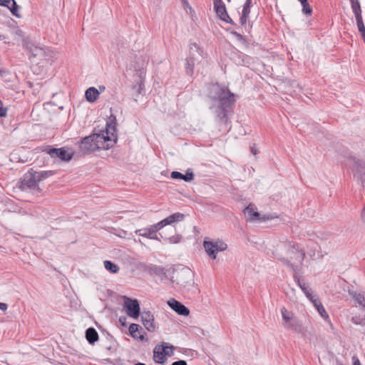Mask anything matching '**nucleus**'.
I'll return each mask as SVG.
<instances>
[{"label": "nucleus", "instance_id": "obj_24", "mask_svg": "<svg viewBox=\"0 0 365 365\" xmlns=\"http://www.w3.org/2000/svg\"><path fill=\"white\" fill-rule=\"evenodd\" d=\"M100 93L95 87L88 88L85 93L86 100L90 103H93L99 97Z\"/></svg>", "mask_w": 365, "mask_h": 365}, {"label": "nucleus", "instance_id": "obj_59", "mask_svg": "<svg viewBox=\"0 0 365 365\" xmlns=\"http://www.w3.org/2000/svg\"><path fill=\"white\" fill-rule=\"evenodd\" d=\"M3 73H4V71H0V75H1V76H2V75H3V74H2Z\"/></svg>", "mask_w": 365, "mask_h": 365}, {"label": "nucleus", "instance_id": "obj_55", "mask_svg": "<svg viewBox=\"0 0 365 365\" xmlns=\"http://www.w3.org/2000/svg\"><path fill=\"white\" fill-rule=\"evenodd\" d=\"M170 348H165V352H170Z\"/></svg>", "mask_w": 365, "mask_h": 365}, {"label": "nucleus", "instance_id": "obj_36", "mask_svg": "<svg viewBox=\"0 0 365 365\" xmlns=\"http://www.w3.org/2000/svg\"><path fill=\"white\" fill-rule=\"evenodd\" d=\"M353 12L361 11V6L359 0H350Z\"/></svg>", "mask_w": 365, "mask_h": 365}, {"label": "nucleus", "instance_id": "obj_54", "mask_svg": "<svg viewBox=\"0 0 365 365\" xmlns=\"http://www.w3.org/2000/svg\"><path fill=\"white\" fill-rule=\"evenodd\" d=\"M5 36L4 35H0V40L4 39Z\"/></svg>", "mask_w": 365, "mask_h": 365}, {"label": "nucleus", "instance_id": "obj_31", "mask_svg": "<svg viewBox=\"0 0 365 365\" xmlns=\"http://www.w3.org/2000/svg\"><path fill=\"white\" fill-rule=\"evenodd\" d=\"M32 54L34 56H39L41 58H44L45 60H46V49L43 48H41V47H35L33 50H32Z\"/></svg>", "mask_w": 365, "mask_h": 365}, {"label": "nucleus", "instance_id": "obj_51", "mask_svg": "<svg viewBox=\"0 0 365 365\" xmlns=\"http://www.w3.org/2000/svg\"><path fill=\"white\" fill-rule=\"evenodd\" d=\"M222 1V0H213V4H220Z\"/></svg>", "mask_w": 365, "mask_h": 365}, {"label": "nucleus", "instance_id": "obj_61", "mask_svg": "<svg viewBox=\"0 0 365 365\" xmlns=\"http://www.w3.org/2000/svg\"><path fill=\"white\" fill-rule=\"evenodd\" d=\"M227 1H229V2L230 1V0H227Z\"/></svg>", "mask_w": 365, "mask_h": 365}, {"label": "nucleus", "instance_id": "obj_52", "mask_svg": "<svg viewBox=\"0 0 365 365\" xmlns=\"http://www.w3.org/2000/svg\"><path fill=\"white\" fill-rule=\"evenodd\" d=\"M158 238L160 239V240L162 238H163V235H162L161 233H158Z\"/></svg>", "mask_w": 365, "mask_h": 365}, {"label": "nucleus", "instance_id": "obj_56", "mask_svg": "<svg viewBox=\"0 0 365 365\" xmlns=\"http://www.w3.org/2000/svg\"><path fill=\"white\" fill-rule=\"evenodd\" d=\"M99 88L101 89V91H103V89H105V87H103V88H101V86H99Z\"/></svg>", "mask_w": 365, "mask_h": 365}, {"label": "nucleus", "instance_id": "obj_27", "mask_svg": "<svg viewBox=\"0 0 365 365\" xmlns=\"http://www.w3.org/2000/svg\"><path fill=\"white\" fill-rule=\"evenodd\" d=\"M195 65V63H194L193 61L189 59L187 57L185 58V73L188 76H192L193 75Z\"/></svg>", "mask_w": 365, "mask_h": 365}, {"label": "nucleus", "instance_id": "obj_50", "mask_svg": "<svg viewBox=\"0 0 365 365\" xmlns=\"http://www.w3.org/2000/svg\"><path fill=\"white\" fill-rule=\"evenodd\" d=\"M353 365H361V363L358 358L353 357Z\"/></svg>", "mask_w": 365, "mask_h": 365}, {"label": "nucleus", "instance_id": "obj_26", "mask_svg": "<svg viewBox=\"0 0 365 365\" xmlns=\"http://www.w3.org/2000/svg\"><path fill=\"white\" fill-rule=\"evenodd\" d=\"M311 302L314 304V305L317 308L319 314L322 317L328 318V315H327V314L326 312L325 309L324 308V307L322 304L321 302L318 299L314 298L312 300H311Z\"/></svg>", "mask_w": 365, "mask_h": 365}, {"label": "nucleus", "instance_id": "obj_60", "mask_svg": "<svg viewBox=\"0 0 365 365\" xmlns=\"http://www.w3.org/2000/svg\"><path fill=\"white\" fill-rule=\"evenodd\" d=\"M317 247V245H315L314 247V249L316 250Z\"/></svg>", "mask_w": 365, "mask_h": 365}, {"label": "nucleus", "instance_id": "obj_32", "mask_svg": "<svg viewBox=\"0 0 365 365\" xmlns=\"http://www.w3.org/2000/svg\"><path fill=\"white\" fill-rule=\"evenodd\" d=\"M34 173L36 175V178H37V180H38V181H41V180L45 179L46 178H48V176L52 175L51 171L37 172V171L34 170Z\"/></svg>", "mask_w": 365, "mask_h": 365}, {"label": "nucleus", "instance_id": "obj_37", "mask_svg": "<svg viewBox=\"0 0 365 365\" xmlns=\"http://www.w3.org/2000/svg\"><path fill=\"white\" fill-rule=\"evenodd\" d=\"M182 239V236L180 235H175L174 236H172L170 237H167L165 238V240H168L169 242V243H171V244H176V243H178L180 242V241Z\"/></svg>", "mask_w": 365, "mask_h": 365}, {"label": "nucleus", "instance_id": "obj_40", "mask_svg": "<svg viewBox=\"0 0 365 365\" xmlns=\"http://www.w3.org/2000/svg\"><path fill=\"white\" fill-rule=\"evenodd\" d=\"M227 31H229L232 35L235 36L238 41H245L246 38L243 35L240 34V33H238L235 31L230 30V29H228Z\"/></svg>", "mask_w": 365, "mask_h": 365}, {"label": "nucleus", "instance_id": "obj_48", "mask_svg": "<svg viewBox=\"0 0 365 365\" xmlns=\"http://www.w3.org/2000/svg\"><path fill=\"white\" fill-rule=\"evenodd\" d=\"M7 308H8V306L6 304L0 302V309L1 310H2L3 312H6Z\"/></svg>", "mask_w": 365, "mask_h": 365}, {"label": "nucleus", "instance_id": "obj_38", "mask_svg": "<svg viewBox=\"0 0 365 365\" xmlns=\"http://www.w3.org/2000/svg\"><path fill=\"white\" fill-rule=\"evenodd\" d=\"M150 226L152 227V229L155 231V233H158V232L163 229L165 226V225H164L163 220H161L158 223H155Z\"/></svg>", "mask_w": 365, "mask_h": 365}, {"label": "nucleus", "instance_id": "obj_16", "mask_svg": "<svg viewBox=\"0 0 365 365\" xmlns=\"http://www.w3.org/2000/svg\"><path fill=\"white\" fill-rule=\"evenodd\" d=\"M168 304L169 307L179 315L188 316L190 314L189 309L175 299L169 300Z\"/></svg>", "mask_w": 365, "mask_h": 365}, {"label": "nucleus", "instance_id": "obj_19", "mask_svg": "<svg viewBox=\"0 0 365 365\" xmlns=\"http://www.w3.org/2000/svg\"><path fill=\"white\" fill-rule=\"evenodd\" d=\"M173 179H180L185 182H191L194 179V173L191 169H187L185 174L178 171H173L170 174Z\"/></svg>", "mask_w": 365, "mask_h": 365}, {"label": "nucleus", "instance_id": "obj_20", "mask_svg": "<svg viewBox=\"0 0 365 365\" xmlns=\"http://www.w3.org/2000/svg\"><path fill=\"white\" fill-rule=\"evenodd\" d=\"M142 327L137 324H131L129 327V332L130 336L136 339H139L140 341L144 340V336L143 334H140V331H142Z\"/></svg>", "mask_w": 365, "mask_h": 365}, {"label": "nucleus", "instance_id": "obj_53", "mask_svg": "<svg viewBox=\"0 0 365 365\" xmlns=\"http://www.w3.org/2000/svg\"><path fill=\"white\" fill-rule=\"evenodd\" d=\"M134 365H146V364H144V363L138 362V363H137V364H135Z\"/></svg>", "mask_w": 365, "mask_h": 365}, {"label": "nucleus", "instance_id": "obj_41", "mask_svg": "<svg viewBox=\"0 0 365 365\" xmlns=\"http://www.w3.org/2000/svg\"><path fill=\"white\" fill-rule=\"evenodd\" d=\"M8 108L4 106V103L0 100V118H4L7 115Z\"/></svg>", "mask_w": 365, "mask_h": 365}, {"label": "nucleus", "instance_id": "obj_57", "mask_svg": "<svg viewBox=\"0 0 365 365\" xmlns=\"http://www.w3.org/2000/svg\"><path fill=\"white\" fill-rule=\"evenodd\" d=\"M99 88L101 89V91H103V89H105V87H103V88H101V86H99Z\"/></svg>", "mask_w": 365, "mask_h": 365}, {"label": "nucleus", "instance_id": "obj_49", "mask_svg": "<svg viewBox=\"0 0 365 365\" xmlns=\"http://www.w3.org/2000/svg\"><path fill=\"white\" fill-rule=\"evenodd\" d=\"M250 151L254 155H256L258 153V150L255 145L250 148Z\"/></svg>", "mask_w": 365, "mask_h": 365}, {"label": "nucleus", "instance_id": "obj_11", "mask_svg": "<svg viewBox=\"0 0 365 365\" xmlns=\"http://www.w3.org/2000/svg\"><path fill=\"white\" fill-rule=\"evenodd\" d=\"M287 255H290L292 259H294L298 261L300 264H302L306 254L304 250L300 247L297 243L289 242L287 244Z\"/></svg>", "mask_w": 365, "mask_h": 365}, {"label": "nucleus", "instance_id": "obj_4", "mask_svg": "<svg viewBox=\"0 0 365 365\" xmlns=\"http://www.w3.org/2000/svg\"><path fill=\"white\" fill-rule=\"evenodd\" d=\"M282 317V327L287 329L295 333L305 336L307 332V328L304 326L302 322L294 316V313L289 311L284 307L280 310Z\"/></svg>", "mask_w": 365, "mask_h": 365}, {"label": "nucleus", "instance_id": "obj_10", "mask_svg": "<svg viewBox=\"0 0 365 365\" xmlns=\"http://www.w3.org/2000/svg\"><path fill=\"white\" fill-rule=\"evenodd\" d=\"M141 268L144 272H147L150 275L160 277L161 279H168V278H170L168 269H165L161 266L153 264H148L141 265Z\"/></svg>", "mask_w": 365, "mask_h": 365}, {"label": "nucleus", "instance_id": "obj_3", "mask_svg": "<svg viewBox=\"0 0 365 365\" xmlns=\"http://www.w3.org/2000/svg\"><path fill=\"white\" fill-rule=\"evenodd\" d=\"M109 120V122L106 123L105 130L91 135L95 145H96L97 150H108L117 142L115 116L110 115Z\"/></svg>", "mask_w": 365, "mask_h": 365}, {"label": "nucleus", "instance_id": "obj_21", "mask_svg": "<svg viewBox=\"0 0 365 365\" xmlns=\"http://www.w3.org/2000/svg\"><path fill=\"white\" fill-rule=\"evenodd\" d=\"M244 214L248 221H255L259 219L260 214L258 212L254 211L251 205H249L244 209Z\"/></svg>", "mask_w": 365, "mask_h": 365}, {"label": "nucleus", "instance_id": "obj_5", "mask_svg": "<svg viewBox=\"0 0 365 365\" xmlns=\"http://www.w3.org/2000/svg\"><path fill=\"white\" fill-rule=\"evenodd\" d=\"M38 182L34 170H31L24 175L20 182L19 188L22 191H30L34 194H38L41 191L38 185Z\"/></svg>", "mask_w": 365, "mask_h": 365}, {"label": "nucleus", "instance_id": "obj_30", "mask_svg": "<svg viewBox=\"0 0 365 365\" xmlns=\"http://www.w3.org/2000/svg\"><path fill=\"white\" fill-rule=\"evenodd\" d=\"M354 298L356 302L363 307H365V292H354Z\"/></svg>", "mask_w": 365, "mask_h": 365}, {"label": "nucleus", "instance_id": "obj_33", "mask_svg": "<svg viewBox=\"0 0 365 365\" xmlns=\"http://www.w3.org/2000/svg\"><path fill=\"white\" fill-rule=\"evenodd\" d=\"M133 88L138 94H142L144 91V80L140 77V81L133 86Z\"/></svg>", "mask_w": 365, "mask_h": 365}, {"label": "nucleus", "instance_id": "obj_6", "mask_svg": "<svg viewBox=\"0 0 365 365\" xmlns=\"http://www.w3.org/2000/svg\"><path fill=\"white\" fill-rule=\"evenodd\" d=\"M280 261L286 266L289 267L294 272L293 278L294 281L297 283L298 286L301 288L304 294L306 295V297L311 301L314 297L312 295V289L307 285L306 282H304L303 280H301L300 278L298 276V269L297 267L292 264L290 260L285 257H282L279 259Z\"/></svg>", "mask_w": 365, "mask_h": 365}, {"label": "nucleus", "instance_id": "obj_46", "mask_svg": "<svg viewBox=\"0 0 365 365\" xmlns=\"http://www.w3.org/2000/svg\"><path fill=\"white\" fill-rule=\"evenodd\" d=\"M171 365H187V364L185 360H178L174 361Z\"/></svg>", "mask_w": 365, "mask_h": 365}, {"label": "nucleus", "instance_id": "obj_47", "mask_svg": "<svg viewBox=\"0 0 365 365\" xmlns=\"http://www.w3.org/2000/svg\"><path fill=\"white\" fill-rule=\"evenodd\" d=\"M119 322L120 323V324L123 327H125L126 326V317H123V316L120 317H119Z\"/></svg>", "mask_w": 365, "mask_h": 365}, {"label": "nucleus", "instance_id": "obj_17", "mask_svg": "<svg viewBox=\"0 0 365 365\" xmlns=\"http://www.w3.org/2000/svg\"><path fill=\"white\" fill-rule=\"evenodd\" d=\"M135 233L139 236L146 237L150 240H155L160 241L158 233H155V231L152 229L150 225L147 227L136 230Z\"/></svg>", "mask_w": 365, "mask_h": 365}, {"label": "nucleus", "instance_id": "obj_29", "mask_svg": "<svg viewBox=\"0 0 365 365\" xmlns=\"http://www.w3.org/2000/svg\"><path fill=\"white\" fill-rule=\"evenodd\" d=\"M300 3L302 6V13L307 16H310L312 13V9L308 2V0H302Z\"/></svg>", "mask_w": 365, "mask_h": 365}, {"label": "nucleus", "instance_id": "obj_45", "mask_svg": "<svg viewBox=\"0 0 365 365\" xmlns=\"http://www.w3.org/2000/svg\"><path fill=\"white\" fill-rule=\"evenodd\" d=\"M354 16L356 18V24L363 22L361 11H357V12H354Z\"/></svg>", "mask_w": 365, "mask_h": 365}, {"label": "nucleus", "instance_id": "obj_28", "mask_svg": "<svg viewBox=\"0 0 365 365\" xmlns=\"http://www.w3.org/2000/svg\"><path fill=\"white\" fill-rule=\"evenodd\" d=\"M105 268L113 274L118 272V266L110 260H106L103 262Z\"/></svg>", "mask_w": 365, "mask_h": 365}, {"label": "nucleus", "instance_id": "obj_1", "mask_svg": "<svg viewBox=\"0 0 365 365\" xmlns=\"http://www.w3.org/2000/svg\"><path fill=\"white\" fill-rule=\"evenodd\" d=\"M207 96L211 101L210 109L213 110L216 118L227 125L229 115L235 106V95L227 86L216 83L210 86Z\"/></svg>", "mask_w": 365, "mask_h": 365}, {"label": "nucleus", "instance_id": "obj_35", "mask_svg": "<svg viewBox=\"0 0 365 365\" xmlns=\"http://www.w3.org/2000/svg\"><path fill=\"white\" fill-rule=\"evenodd\" d=\"M141 321L142 322L145 321H154V317L150 311H144L141 313Z\"/></svg>", "mask_w": 365, "mask_h": 365}, {"label": "nucleus", "instance_id": "obj_15", "mask_svg": "<svg viewBox=\"0 0 365 365\" xmlns=\"http://www.w3.org/2000/svg\"><path fill=\"white\" fill-rule=\"evenodd\" d=\"M79 148L83 154L91 153L97 150L96 145H95L93 139L91 138V135L83 138L81 140Z\"/></svg>", "mask_w": 365, "mask_h": 365}, {"label": "nucleus", "instance_id": "obj_62", "mask_svg": "<svg viewBox=\"0 0 365 365\" xmlns=\"http://www.w3.org/2000/svg\"><path fill=\"white\" fill-rule=\"evenodd\" d=\"M364 42H365V40H364Z\"/></svg>", "mask_w": 365, "mask_h": 365}, {"label": "nucleus", "instance_id": "obj_42", "mask_svg": "<svg viewBox=\"0 0 365 365\" xmlns=\"http://www.w3.org/2000/svg\"><path fill=\"white\" fill-rule=\"evenodd\" d=\"M356 24L359 31L360 32L363 39L365 40V26L364 24V22L358 23Z\"/></svg>", "mask_w": 365, "mask_h": 365}, {"label": "nucleus", "instance_id": "obj_18", "mask_svg": "<svg viewBox=\"0 0 365 365\" xmlns=\"http://www.w3.org/2000/svg\"><path fill=\"white\" fill-rule=\"evenodd\" d=\"M0 5L7 7L14 16L18 18L21 16L19 14V6L15 0H0Z\"/></svg>", "mask_w": 365, "mask_h": 365}, {"label": "nucleus", "instance_id": "obj_23", "mask_svg": "<svg viewBox=\"0 0 365 365\" xmlns=\"http://www.w3.org/2000/svg\"><path fill=\"white\" fill-rule=\"evenodd\" d=\"M99 336L93 327H89L86 331V339L90 344H94L98 340Z\"/></svg>", "mask_w": 365, "mask_h": 365}, {"label": "nucleus", "instance_id": "obj_43", "mask_svg": "<svg viewBox=\"0 0 365 365\" xmlns=\"http://www.w3.org/2000/svg\"><path fill=\"white\" fill-rule=\"evenodd\" d=\"M249 17L248 14L242 13V15L240 18V21L242 26H245L247 24V19Z\"/></svg>", "mask_w": 365, "mask_h": 365}, {"label": "nucleus", "instance_id": "obj_14", "mask_svg": "<svg viewBox=\"0 0 365 365\" xmlns=\"http://www.w3.org/2000/svg\"><path fill=\"white\" fill-rule=\"evenodd\" d=\"M203 49L196 43H190V51L187 58L194 63H198L200 58H205Z\"/></svg>", "mask_w": 365, "mask_h": 365}, {"label": "nucleus", "instance_id": "obj_58", "mask_svg": "<svg viewBox=\"0 0 365 365\" xmlns=\"http://www.w3.org/2000/svg\"><path fill=\"white\" fill-rule=\"evenodd\" d=\"M99 88L101 89V91H103V89H105V87H103V88H101V86H99Z\"/></svg>", "mask_w": 365, "mask_h": 365}, {"label": "nucleus", "instance_id": "obj_39", "mask_svg": "<svg viewBox=\"0 0 365 365\" xmlns=\"http://www.w3.org/2000/svg\"><path fill=\"white\" fill-rule=\"evenodd\" d=\"M252 0H246L245 4L243 5V9L242 13L250 15V6H251Z\"/></svg>", "mask_w": 365, "mask_h": 365}, {"label": "nucleus", "instance_id": "obj_8", "mask_svg": "<svg viewBox=\"0 0 365 365\" xmlns=\"http://www.w3.org/2000/svg\"><path fill=\"white\" fill-rule=\"evenodd\" d=\"M45 151L52 158H59L61 160L65 162L70 161L73 156V152H72L71 149L67 147L55 148L48 146V148H46Z\"/></svg>", "mask_w": 365, "mask_h": 365}, {"label": "nucleus", "instance_id": "obj_2", "mask_svg": "<svg viewBox=\"0 0 365 365\" xmlns=\"http://www.w3.org/2000/svg\"><path fill=\"white\" fill-rule=\"evenodd\" d=\"M170 280L175 283L183 293L194 294L197 289L195 287L194 274L187 267L178 265L168 269Z\"/></svg>", "mask_w": 365, "mask_h": 365}, {"label": "nucleus", "instance_id": "obj_13", "mask_svg": "<svg viewBox=\"0 0 365 365\" xmlns=\"http://www.w3.org/2000/svg\"><path fill=\"white\" fill-rule=\"evenodd\" d=\"M213 7L215 11L217 14V16L222 21L230 24L232 25H236V24L233 21V20L229 16L226 6L223 1L220 4H213Z\"/></svg>", "mask_w": 365, "mask_h": 365}, {"label": "nucleus", "instance_id": "obj_22", "mask_svg": "<svg viewBox=\"0 0 365 365\" xmlns=\"http://www.w3.org/2000/svg\"><path fill=\"white\" fill-rule=\"evenodd\" d=\"M185 218V215L180 212H175L173 215H169L166 218L163 219L164 225H168L174 222L182 221Z\"/></svg>", "mask_w": 365, "mask_h": 365}, {"label": "nucleus", "instance_id": "obj_34", "mask_svg": "<svg viewBox=\"0 0 365 365\" xmlns=\"http://www.w3.org/2000/svg\"><path fill=\"white\" fill-rule=\"evenodd\" d=\"M143 324L148 331L153 332L156 329V324L154 321H145L143 322Z\"/></svg>", "mask_w": 365, "mask_h": 365}, {"label": "nucleus", "instance_id": "obj_9", "mask_svg": "<svg viewBox=\"0 0 365 365\" xmlns=\"http://www.w3.org/2000/svg\"><path fill=\"white\" fill-rule=\"evenodd\" d=\"M203 245L207 254L212 259H216L218 252H222L227 248V245L222 240H217L215 242L206 241L203 242Z\"/></svg>", "mask_w": 365, "mask_h": 365}, {"label": "nucleus", "instance_id": "obj_7", "mask_svg": "<svg viewBox=\"0 0 365 365\" xmlns=\"http://www.w3.org/2000/svg\"><path fill=\"white\" fill-rule=\"evenodd\" d=\"M174 348L173 346H168L166 343L163 342L161 345L155 346L153 351V359L156 363L163 364L166 360V356H171L173 354Z\"/></svg>", "mask_w": 365, "mask_h": 365}, {"label": "nucleus", "instance_id": "obj_12", "mask_svg": "<svg viewBox=\"0 0 365 365\" xmlns=\"http://www.w3.org/2000/svg\"><path fill=\"white\" fill-rule=\"evenodd\" d=\"M124 308L127 314L134 319L139 317L140 309L138 301L136 299L124 297Z\"/></svg>", "mask_w": 365, "mask_h": 365}, {"label": "nucleus", "instance_id": "obj_44", "mask_svg": "<svg viewBox=\"0 0 365 365\" xmlns=\"http://www.w3.org/2000/svg\"><path fill=\"white\" fill-rule=\"evenodd\" d=\"M274 217L272 215H264L262 216H259V219L257 220L259 222H265L266 220L273 219Z\"/></svg>", "mask_w": 365, "mask_h": 365}, {"label": "nucleus", "instance_id": "obj_25", "mask_svg": "<svg viewBox=\"0 0 365 365\" xmlns=\"http://www.w3.org/2000/svg\"><path fill=\"white\" fill-rule=\"evenodd\" d=\"M237 58L235 59V63L239 65L246 66L250 63V58L242 53L236 54Z\"/></svg>", "mask_w": 365, "mask_h": 365}]
</instances>
